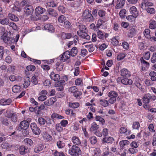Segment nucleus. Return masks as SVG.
Returning <instances> with one entry per match:
<instances>
[{"instance_id":"f257e3e1","label":"nucleus","mask_w":156,"mask_h":156,"mask_svg":"<svg viewBox=\"0 0 156 156\" xmlns=\"http://www.w3.org/2000/svg\"><path fill=\"white\" fill-rule=\"evenodd\" d=\"M21 4L23 7L24 11L26 15L29 16L33 12L34 9L33 6L27 3L26 1H23Z\"/></svg>"},{"instance_id":"f03ea898","label":"nucleus","mask_w":156,"mask_h":156,"mask_svg":"<svg viewBox=\"0 0 156 156\" xmlns=\"http://www.w3.org/2000/svg\"><path fill=\"white\" fill-rule=\"evenodd\" d=\"M69 153L72 156H79L81 154V151L79 147L73 145L69 150Z\"/></svg>"},{"instance_id":"7ed1b4c3","label":"nucleus","mask_w":156,"mask_h":156,"mask_svg":"<svg viewBox=\"0 0 156 156\" xmlns=\"http://www.w3.org/2000/svg\"><path fill=\"white\" fill-rule=\"evenodd\" d=\"M83 17L87 21L92 22L94 21V18L90 12L88 10H84L83 15Z\"/></svg>"},{"instance_id":"20e7f679","label":"nucleus","mask_w":156,"mask_h":156,"mask_svg":"<svg viewBox=\"0 0 156 156\" xmlns=\"http://www.w3.org/2000/svg\"><path fill=\"white\" fill-rule=\"evenodd\" d=\"M1 38L5 43H12L15 41V39L14 38L9 37L6 34H4L1 37Z\"/></svg>"},{"instance_id":"39448f33","label":"nucleus","mask_w":156,"mask_h":156,"mask_svg":"<svg viewBox=\"0 0 156 156\" xmlns=\"http://www.w3.org/2000/svg\"><path fill=\"white\" fill-rule=\"evenodd\" d=\"M65 140L63 137H59L56 142V145L59 149H62L65 147L66 143Z\"/></svg>"},{"instance_id":"423d86ee","label":"nucleus","mask_w":156,"mask_h":156,"mask_svg":"<svg viewBox=\"0 0 156 156\" xmlns=\"http://www.w3.org/2000/svg\"><path fill=\"white\" fill-rule=\"evenodd\" d=\"M30 127L32 130L33 132L35 134L38 135L40 134L41 130L37 126L35 123H31L30 124Z\"/></svg>"},{"instance_id":"0eeeda50","label":"nucleus","mask_w":156,"mask_h":156,"mask_svg":"<svg viewBox=\"0 0 156 156\" xmlns=\"http://www.w3.org/2000/svg\"><path fill=\"white\" fill-rule=\"evenodd\" d=\"M120 80H121V83L122 84L125 85H131L133 83V81L130 79L124 78L121 79V77H119L117 79V81L118 83Z\"/></svg>"},{"instance_id":"6e6552de","label":"nucleus","mask_w":156,"mask_h":156,"mask_svg":"<svg viewBox=\"0 0 156 156\" xmlns=\"http://www.w3.org/2000/svg\"><path fill=\"white\" fill-rule=\"evenodd\" d=\"M136 28L134 27H131L130 28L129 32L127 34V36L129 37L132 38L136 35Z\"/></svg>"},{"instance_id":"1a4fd4ad","label":"nucleus","mask_w":156,"mask_h":156,"mask_svg":"<svg viewBox=\"0 0 156 156\" xmlns=\"http://www.w3.org/2000/svg\"><path fill=\"white\" fill-rule=\"evenodd\" d=\"M153 5V3L151 2V0H143L140 7L142 9H145L146 6H152Z\"/></svg>"},{"instance_id":"9d476101","label":"nucleus","mask_w":156,"mask_h":156,"mask_svg":"<svg viewBox=\"0 0 156 156\" xmlns=\"http://www.w3.org/2000/svg\"><path fill=\"white\" fill-rule=\"evenodd\" d=\"M46 10L41 6L36 7L35 9V13L36 16H38L39 15L43 14L45 12Z\"/></svg>"},{"instance_id":"9b49d317","label":"nucleus","mask_w":156,"mask_h":156,"mask_svg":"<svg viewBox=\"0 0 156 156\" xmlns=\"http://www.w3.org/2000/svg\"><path fill=\"white\" fill-rule=\"evenodd\" d=\"M70 52L67 51L64 53L61 58L60 60L62 62H65L66 60L69 59L70 57Z\"/></svg>"},{"instance_id":"f8f14e48","label":"nucleus","mask_w":156,"mask_h":156,"mask_svg":"<svg viewBox=\"0 0 156 156\" xmlns=\"http://www.w3.org/2000/svg\"><path fill=\"white\" fill-rule=\"evenodd\" d=\"M30 123L26 120H23L20 122L19 128L20 129H27L29 126Z\"/></svg>"},{"instance_id":"ddd939ff","label":"nucleus","mask_w":156,"mask_h":156,"mask_svg":"<svg viewBox=\"0 0 156 156\" xmlns=\"http://www.w3.org/2000/svg\"><path fill=\"white\" fill-rule=\"evenodd\" d=\"M98 37L99 39L104 40L107 37L108 34L107 33H104V32L100 30H98L97 32Z\"/></svg>"},{"instance_id":"4468645a","label":"nucleus","mask_w":156,"mask_h":156,"mask_svg":"<svg viewBox=\"0 0 156 156\" xmlns=\"http://www.w3.org/2000/svg\"><path fill=\"white\" fill-rule=\"evenodd\" d=\"M120 73L121 76L123 77H128L130 76V72L126 69H122Z\"/></svg>"},{"instance_id":"2eb2a0df","label":"nucleus","mask_w":156,"mask_h":156,"mask_svg":"<svg viewBox=\"0 0 156 156\" xmlns=\"http://www.w3.org/2000/svg\"><path fill=\"white\" fill-rule=\"evenodd\" d=\"M56 101V99L55 98H51L44 102L45 105L48 106L52 105Z\"/></svg>"},{"instance_id":"dca6fc26","label":"nucleus","mask_w":156,"mask_h":156,"mask_svg":"<svg viewBox=\"0 0 156 156\" xmlns=\"http://www.w3.org/2000/svg\"><path fill=\"white\" fill-rule=\"evenodd\" d=\"M50 76L51 79L55 81H58L60 79V76L58 74H55L54 72L51 73L50 75Z\"/></svg>"},{"instance_id":"f3484780","label":"nucleus","mask_w":156,"mask_h":156,"mask_svg":"<svg viewBox=\"0 0 156 156\" xmlns=\"http://www.w3.org/2000/svg\"><path fill=\"white\" fill-rule=\"evenodd\" d=\"M77 33L79 35L85 39L88 40L90 39V36L85 31L80 33L78 31Z\"/></svg>"},{"instance_id":"a211bd4d","label":"nucleus","mask_w":156,"mask_h":156,"mask_svg":"<svg viewBox=\"0 0 156 156\" xmlns=\"http://www.w3.org/2000/svg\"><path fill=\"white\" fill-rule=\"evenodd\" d=\"M19 151L20 154L24 155L28 152V148L22 145L20 147Z\"/></svg>"},{"instance_id":"6ab92c4d","label":"nucleus","mask_w":156,"mask_h":156,"mask_svg":"<svg viewBox=\"0 0 156 156\" xmlns=\"http://www.w3.org/2000/svg\"><path fill=\"white\" fill-rule=\"evenodd\" d=\"M12 102V100L10 99H2L0 101V105H6L10 104Z\"/></svg>"},{"instance_id":"aec40b11","label":"nucleus","mask_w":156,"mask_h":156,"mask_svg":"<svg viewBox=\"0 0 156 156\" xmlns=\"http://www.w3.org/2000/svg\"><path fill=\"white\" fill-rule=\"evenodd\" d=\"M42 136L44 139L45 140L50 141L52 139V136L46 132H44Z\"/></svg>"},{"instance_id":"412c9836","label":"nucleus","mask_w":156,"mask_h":156,"mask_svg":"<svg viewBox=\"0 0 156 156\" xmlns=\"http://www.w3.org/2000/svg\"><path fill=\"white\" fill-rule=\"evenodd\" d=\"M125 2L124 0H118L115 6L116 9H118L122 8L124 5Z\"/></svg>"},{"instance_id":"4be33fe9","label":"nucleus","mask_w":156,"mask_h":156,"mask_svg":"<svg viewBox=\"0 0 156 156\" xmlns=\"http://www.w3.org/2000/svg\"><path fill=\"white\" fill-rule=\"evenodd\" d=\"M129 11L132 15L134 16H137L138 15V12L136 8L134 6L131 7Z\"/></svg>"},{"instance_id":"5701e85b","label":"nucleus","mask_w":156,"mask_h":156,"mask_svg":"<svg viewBox=\"0 0 156 156\" xmlns=\"http://www.w3.org/2000/svg\"><path fill=\"white\" fill-rule=\"evenodd\" d=\"M44 28V30H48L49 32H53L54 31V28L53 26L49 24L45 25Z\"/></svg>"},{"instance_id":"b1692460","label":"nucleus","mask_w":156,"mask_h":156,"mask_svg":"<svg viewBox=\"0 0 156 156\" xmlns=\"http://www.w3.org/2000/svg\"><path fill=\"white\" fill-rule=\"evenodd\" d=\"M114 140V139L112 137H105L102 139V141L104 143H112Z\"/></svg>"},{"instance_id":"393cba45","label":"nucleus","mask_w":156,"mask_h":156,"mask_svg":"<svg viewBox=\"0 0 156 156\" xmlns=\"http://www.w3.org/2000/svg\"><path fill=\"white\" fill-rule=\"evenodd\" d=\"M72 141L75 145H79L81 144V141L79 138L76 136H73L72 138Z\"/></svg>"},{"instance_id":"a878e982","label":"nucleus","mask_w":156,"mask_h":156,"mask_svg":"<svg viewBox=\"0 0 156 156\" xmlns=\"http://www.w3.org/2000/svg\"><path fill=\"white\" fill-rule=\"evenodd\" d=\"M44 148L42 144H40L36 146L34 148V152L36 153H38L41 151Z\"/></svg>"},{"instance_id":"bb28decb","label":"nucleus","mask_w":156,"mask_h":156,"mask_svg":"<svg viewBox=\"0 0 156 156\" xmlns=\"http://www.w3.org/2000/svg\"><path fill=\"white\" fill-rule=\"evenodd\" d=\"M47 12L48 14L50 16H56L57 14L56 11L53 9L52 8H49L47 9Z\"/></svg>"},{"instance_id":"cd10ccee","label":"nucleus","mask_w":156,"mask_h":156,"mask_svg":"<svg viewBox=\"0 0 156 156\" xmlns=\"http://www.w3.org/2000/svg\"><path fill=\"white\" fill-rule=\"evenodd\" d=\"M46 7H56L57 5V4L55 2V1H48L46 3Z\"/></svg>"},{"instance_id":"c85d7f7f","label":"nucleus","mask_w":156,"mask_h":156,"mask_svg":"<svg viewBox=\"0 0 156 156\" xmlns=\"http://www.w3.org/2000/svg\"><path fill=\"white\" fill-rule=\"evenodd\" d=\"M100 104L105 107H106L109 105L108 101L105 99L100 100Z\"/></svg>"},{"instance_id":"c756f323","label":"nucleus","mask_w":156,"mask_h":156,"mask_svg":"<svg viewBox=\"0 0 156 156\" xmlns=\"http://www.w3.org/2000/svg\"><path fill=\"white\" fill-rule=\"evenodd\" d=\"M9 18L11 20L14 21H19L18 17L12 13H9L8 15Z\"/></svg>"},{"instance_id":"7c9ffc66","label":"nucleus","mask_w":156,"mask_h":156,"mask_svg":"<svg viewBox=\"0 0 156 156\" xmlns=\"http://www.w3.org/2000/svg\"><path fill=\"white\" fill-rule=\"evenodd\" d=\"M56 69L58 71L62 70L63 67V64L62 62H57L56 63Z\"/></svg>"},{"instance_id":"2f4dec72","label":"nucleus","mask_w":156,"mask_h":156,"mask_svg":"<svg viewBox=\"0 0 156 156\" xmlns=\"http://www.w3.org/2000/svg\"><path fill=\"white\" fill-rule=\"evenodd\" d=\"M107 95L108 97H111L116 98L118 95V94L116 91H112L108 93Z\"/></svg>"},{"instance_id":"473e14b6","label":"nucleus","mask_w":156,"mask_h":156,"mask_svg":"<svg viewBox=\"0 0 156 156\" xmlns=\"http://www.w3.org/2000/svg\"><path fill=\"white\" fill-rule=\"evenodd\" d=\"M98 128V125H97L95 122H93L91 124L90 130L91 131H96Z\"/></svg>"},{"instance_id":"72a5a7b5","label":"nucleus","mask_w":156,"mask_h":156,"mask_svg":"<svg viewBox=\"0 0 156 156\" xmlns=\"http://www.w3.org/2000/svg\"><path fill=\"white\" fill-rule=\"evenodd\" d=\"M9 23V20L7 18L0 19V23L3 25H6Z\"/></svg>"},{"instance_id":"f704fd0d","label":"nucleus","mask_w":156,"mask_h":156,"mask_svg":"<svg viewBox=\"0 0 156 156\" xmlns=\"http://www.w3.org/2000/svg\"><path fill=\"white\" fill-rule=\"evenodd\" d=\"M51 117L53 119H62L64 118V116H63L61 115L56 113H53L51 116Z\"/></svg>"},{"instance_id":"c9c22d12","label":"nucleus","mask_w":156,"mask_h":156,"mask_svg":"<svg viewBox=\"0 0 156 156\" xmlns=\"http://www.w3.org/2000/svg\"><path fill=\"white\" fill-rule=\"evenodd\" d=\"M78 50L77 48L76 47L73 48L71 50L70 52V55L72 56H75L77 54Z\"/></svg>"},{"instance_id":"e433bc0d","label":"nucleus","mask_w":156,"mask_h":156,"mask_svg":"<svg viewBox=\"0 0 156 156\" xmlns=\"http://www.w3.org/2000/svg\"><path fill=\"white\" fill-rule=\"evenodd\" d=\"M149 28L152 29L156 28V22L154 20H151L149 22Z\"/></svg>"},{"instance_id":"4c0bfd02","label":"nucleus","mask_w":156,"mask_h":156,"mask_svg":"<svg viewBox=\"0 0 156 156\" xmlns=\"http://www.w3.org/2000/svg\"><path fill=\"white\" fill-rule=\"evenodd\" d=\"M85 47L88 49L89 52H92L94 50L95 48L93 44H87L85 45Z\"/></svg>"},{"instance_id":"58836bf2","label":"nucleus","mask_w":156,"mask_h":156,"mask_svg":"<svg viewBox=\"0 0 156 156\" xmlns=\"http://www.w3.org/2000/svg\"><path fill=\"white\" fill-rule=\"evenodd\" d=\"M38 76L37 73H36L34 75L32 76L31 78V82L34 84L36 85L38 83L37 77Z\"/></svg>"},{"instance_id":"ea45409f","label":"nucleus","mask_w":156,"mask_h":156,"mask_svg":"<svg viewBox=\"0 0 156 156\" xmlns=\"http://www.w3.org/2000/svg\"><path fill=\"white\" fill-rule=\"evenodd\" d=\"M12 90L14 93H18L21 91V87L17 85H15L12 88Z\"/></svg>"},{"instance_id":"a19ab883","label":"nucleus","mask_w":156,"mask_h":156,"mask_svg":"<svg viewBox=\"0 0 156 156\" xmlns=\"http://www.w3.org/2000/svg\"><path fill=\"white\" fill-rule=\"evenodd\" d=\"M148 6H146V9H143V10H146L147 12L151 14H154L155 13V10L153 8H148Z\"/></svg>"},{"instance_id":"79ce46f5","label":"nucleus","mask_w":156,"mask_h":156,"mask_svg":"<svg viewBox=\"0 0 156 156\" xmlns=\"http://www.w3.org/2000/svg\"><path fill=\"white\" fill-rule=\"evenodd\" d=\"M144 34L146 38L148 39L151 38V36L150 34V30L149 29H145L144 32Z\"/></svg>"},{"instance_id":"37998d69","label":"nucleus","mask_w":156,"mask_h":156,"mask_svg":"<svg viewBox=\"0 0 156 156\" xmlns=\"http://www.w3.org/2000/svg\"><path fill=\"white\" fill-rule=\"evenodd\" d=\"M75 84L76 86H83V83L82 78H79L76 79L75 81Z\"/></svg>"},{"instance_id":"c03bdc74","label":"nucleus","mask_w":156,"mask_h":156,"mask_svg":"<svg viewBox=\"0 0 156 156\" xmlns=\"http://www.w3.org/2000/svg\"><path fill=\"white\" fill-rule=\"evenodd\" d=\"M2 148L6 149L8 151H9L11 150L12 146L8 143H5L2 144Z\"/></svg>"},{"instance_id":"a18cd8bd","label":"nucleus","mask_w":156,"mask_h":156,"mask_svg":"<svg viewBox=\"0 0 156 156\" xmlns=\"http://www.w3.org/2000/svg\"><path fill=\"white\" fill-rule=\"evenodd\" d=\"M140 127V124L138 122H133L132 127L133 129H138Z\"/></svg>"},{"instance_id":"49530a36","label":"nucleus","mask_w":156,"mask_h":156,"mask_svg":"<svg viewBox=\"0 0 156 156\" xmlns=\"http://www.w3.org/2000/svg\"><path fill=\"white\" fill-rule=\"evenodd\" d=\"M129 143V141L123 140L119 142L120 146L122 147H123L125 146L128 145Z\"/></svg>"},{"instance_id":"de8ad7c7","label":"nucleus","mask_w":156,"mask_h":156,"mask_svg":"<svg viewBox=\"0 0 156 156\" xmlns=\"http://www.w3.org/2000/svg\"><path fill=\"white\" fill-rule=\"evenodd\" d=\"M143 99V102L145 104H148L150 102V100L148 94L145 95Z\"/></svg>"},{"instance_id":"09e8293b","label":"nucleus","mask_w":156,"mask_h":156,"mask_svg":"<svg viewBox=\"0 0 156 156\" xmlns=\"http://www.w3.org/2000/svg\"><path fill=\"white\" fill-rule=\"evenodd\" d=\"M72 36V34L70 33H63L62 35V37L64 39H69Z\"/></svg>"},{"instance_id":"8fccbe9b","label":"nucleus","mask_w":156,"mask_h":156,"mask_svg":"<svg viewBox=\"0 0 156 156\" xmlns=\"http://www.w3.org/2000/svg\"><path fill=\"white\" fill-rule=\"evenodd\" d=\"M30 81L29 80V78H27L24 80V83H23L24 87L27 88L30 84Z\"/></svg>"},{"instance_id":"3c124183","label":"nucleus","mask_w":156,"mask_h":156,"mask_svg":"<svg viewBox=\"0 0 156 156\" xmlns=\"http://www.w3.org/2000/svg\"><path fill=\"white\" fill-rule=\"evenodd\" d=\"M56 130L59 132H61L63 130V127L60 123L57 124L55 125Z\"/></svg>"},{"instance_id":"603ef678","label":"nucleus","mask_w":156,"mask_h":156,"mask_svg":"<svg viewBox=\"0 0 156 156\" xmlns=\"http://www.w3.org/2000/svg\"><path fill=\"white\" fill-rule=\"evenodd\" d=\"M90 141L92 144H95L97 141V138L94 136L90 137L89 138Z\"/></svg>"},{"instance_id":"864d4df0","label":"nucleus","mask_w":156,"mask_h":156,"mask_svg":"<svg viewBox=\"0 0 156 156\" xmlns=\"http://www.w3.org/2000/svg\"><path fill=\"white\" fill-rule=\"evenodd\" d=\"M69 106L70 107L73 108H76L79 106V104L78 102L69 103Z\"/></svg>"},{"instance_id":"5fc2aeb1","label":"nucleus","mask_w":156,"mask_h":156,"mask_svg":"<svg viewBox=\"0 0 156 156\" xmlns=\"http://www.w3.org/2000/svg\"><path fill=\"white\" fill-rule=\"evenodd\" d=\"M1 123L5 126H8L9 124V122L8 120L6 118H4L1 121Z\"/></svg>"},{"instance_id":"6e6d98bb","label":"nucleus","mask_w":156,"mask_h":156,"mask_svg":"<svg viewBox=\"0 0 156 156\" xmlns=\"http://www.w3.org/2000/svg\"><path fill=\"white\" fill-rule=\"evenodd\" d=\"M58 20L59 22L63 23L66 20V18L63 15H61L58 17Z\"/></svg>"},{"instance_id":"4d7b16f0","label":"nucleus","mask_w":156,"mask_h":156,"mask_svg":"<svg viewBox=\"0 0 156 156\" xmlns=\"http://www.w3.org/2000/svg\"><path fill=\"white\" fill-rule=\"evenodd\" d=\"M126 55V54L125 53H120L117 56V59L119 61L123 59Z\"/></svg>"},{"instance_id":"13d9d810","label":"nucleus","mask_w":156,"mask_h":156,"mask_svg":"<svg viewBox=\"0 0 156 156\" xmlns=\"http://www.w3.org/2000/svg\"><path fill=\"white\" fill-rule=\"evenodd\" d=\"M95 119L97 121H99L103 124H104L105 122L104 119L99 116H96L95 117Z\"/></svg>"},{"instance_id":"bf43d9fd","label":"nucleus","mask_w":156,"mask_h":156,"mask_svg":"<svg viewBox=\"0 0 156 156\" xmlns=\"http://www.w3.org/2000/svg\"><path fill=\"white\" fill-rule=\"evenodd\" d=\"M148 128L150 132L151 133H154L155 132V130L153 124H150L148 126Z\"/></svg>"},{"instance_id":"052dcab7","label":"nucleus","mask_w":156,"mask_h":156,"mask_svg":"<svg viewBox=\"0 0 156 156\" xmlns=\"http://www.w3.org/2000/svg\"><path fill=\"white\" fill-rule=\"evenodd\" d=\"M128 151L131 154H134L138 152V150L136 148L131 147L129 149Z\"/></svg>"},{"instance_id":"680f3d73","label":"nucleus","mask_w":156,"mask_h":156,"mask_svg":"<svg viewBox=\"0 0 156 156\" xmlns=\"http://www.w3.org/2000/svg\"><path fill=\"white\" fill-rule=\"evenodd\" d=\"M126 13V11L125 9H123L121 10L119 13V15L121 18H123L125 16Z\"/></svg>"},{"instance_id":"e2e57ef3","label":"nucleus","mask_w":156,"mask_h":156,"mask_svg":"<svg viewBox=\"0 0 156 156\" xmlns=\"http://www.w3.org/2000/svg\"><path fill=\"white\" fill-rule=\"evenodd\" d=\"M78 27L79 29L80 30V32H79L80 33L82 32H84V30L86 29V27L85 25L82 24L79 25L78 26Z\"/></svg>"},{"instance_id":"0e129e2a","label":"nucleus","mask_w":156,"mask_h":156,"mask_svg":"<svg viewBox=\"0 0 156 156\" xmlns=\"http://www.w3.org/2000/svg\"><path fill=\"white\" fill-rule=\"evenodd\" d=\"M53 155L54 156H65L63 152H58L57 151L53 153Z\"/></svg>"},{"instance_id":"69168bd1","label":"nucleus","mask_w":156,"mask_h":156,"mask_svg":"<svg viewBox=\"0 0 156 156\" xmlns=\"http://www.w3.org/2000/svg\"><path fill=\"white\" fill-rule=\"evenodd\" d=\"M39 123L41 125H44L46 122L45 120L43 118H39L38 119Z\"/></svg>"},{"instance_id":"338daca9","label":"nucleus","mask_w":156,"mask_h":156,"mask_svg":"<svg viewBox=\"0 0 156 156\" xmlns=\"http://www.w3.org/2000/svg\"><path fill=\"white\" fill-rule=\"evenodd\" d=\"M24 142L28 144H29L30 146L32 145L33 144V141L29 138H26L24 140Z\"/></svg>"},{"instance_id":"774afa93","label":"nucleus","mask_w":156,"mask_h":156,"mask_svg":"<svg viewBox=\"0 0 156 156\" xmlns=\"http://www.w3.org/2000/svg\"><path fill=\"white\" fill-rule=\"evenodd\" d=\"M63 26L66 28H69L71 26L70 23L68 20H66L64 23Z\"/></svg>"}]
</instances>
